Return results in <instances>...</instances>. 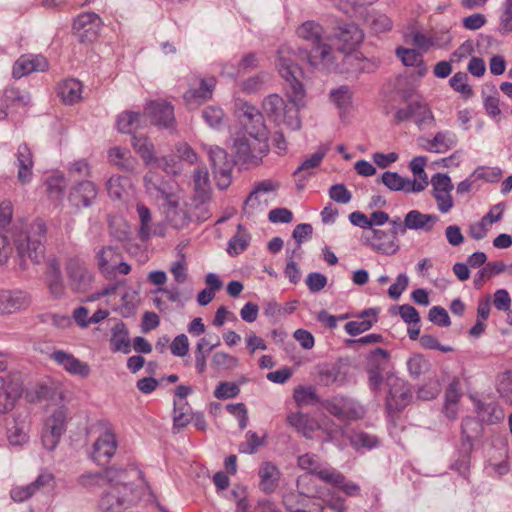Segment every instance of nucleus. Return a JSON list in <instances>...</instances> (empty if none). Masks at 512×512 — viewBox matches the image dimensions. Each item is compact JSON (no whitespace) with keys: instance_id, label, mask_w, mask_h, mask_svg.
Wrapping results in <instances>:
<instances>
[{"instance_id":"1","label":"nucleus","mask_w":512,"mask_h":512,"mask_svg":"<svg viewBox=\"0 0 512 512\" xmlns=\"http://www.w3.org/2000/svg\"><path fill=\"white\" fill-rule=\"evenodd\" d=\"M47 227L45 222H38L34 226L32 235L35 238L7 236L0 231V265L8 263L15 252L22 269L26 268L27 261L39 264L44 259Z\"/></svg>"},{"instance_id":"2","label":"nucleus","mask_w":512,"mask_h":512,"mask_svg":"<svg viewBox=\"0 0 512 512\" xmlns=\"http://www.w3.org/2000/svg\"><path fill=\"white\" fill-rule=\"evenodd\" d=\"M296 34L311 44L310 51L300 52L305 54V59L312 68L333 67L334 48L328 43L330 37H324V28L320 23L307 20L297 27Z\"/></svg>"},{"instance_id":"3","label":"nucleus","mask_w":512,"mask_h":512,"mask_svg":"<svg viewBox=\"0 0 512 512\" xmlns=\"http://www.w3.org/2000/svg\"><path fill=\"white\" fill-rule=\"evenodd\" d=\"M300 51L304 49L295 51L289 45H281L277 50L276 67L285 81V91L294 101H300L301 97L306 95L304 85L300 81L302 70L297 64L298 59L305 58V54Z\"/></svg>"},{"instance_id":"4","label":"nucleus","mask_w":512,"mask_h":512,"mask_svg":"<svg viewBox=\"0 0 512 512\" xmlns=\"http://www.w3.org/2000/svg\"><path fill=\"white\" fill-rule=\"evenodd\" d=\"M290 104H287L284 99L278 94H270L263 100L262 109L266 116L276 124H284L290 130H298L301 128V119L299 111L305 106V95L301 97L300 101H294L293 98L286 92Z\"/></svg>"},{"instance_id":"5","label":"nucleus","mask_w":512,"mask_h":512,"mask_svg":"<svg viewBox=\"0 0 512 512\" xmlns=\"http://www.w3.org/2000/svg\"><path fill=\"white\" fill-rule=\"evenodd\" d=\"M236 157L244 164L258 165L269 151L267 132H246L234 141Z\"/></svg>"},{"instance_id":"6","label":"nucleus","mask_w":512,"mask_h":512,"mask_svg":"<svg viewBox=\"0 0 512 512\" xmlns=\"http://www.w3.org/2000/svg\"><path fill=\"white\" fill-rule=\"evenodd\" d=\"M342 54L343 52L333 49V67H319L317 70L358 76L363 72H372L376 67L375 63L364 57L361 52L353 51Z\"/></svg>"},{"instance_id":"7","label":"nucleus","mask_w":512,"mask_h":512,"mask_svg":"<svg viewBox=\"0 0 512 512\" xmlns=\"http://www.w3.org/2000/svg\"><path fill=\"white\" fill-rule=\"evenodd\" d=\"M96 264L101 274L107 278H114L116 273L127 275L131 271V266L122 260V254L114 246H105L100 248L95 255Z\"/></svg>"},{"instance_id":"8","label":"nucleus","mask_w":512,"mask_h":512,"mask_svg":"<svg viewBox=\"0 0 512 512\" xmlns=\"http://www.w3.org/2000/svg\"><path fill=\"white\" fill-rule=\"evenodd\" d=\"M203 147L207 151L216 185L221 190L228 188L231 184L233 162L228 158L227 152L218 146Z\"/></svg>"},{"instance_id":"9","label":"nucleus","mask_w":512,"mask_h":512,"mask_svg":"<svg viewBox=\"0 0 512 512\" xmlns=\"http://www.w3.org/2000/svg\"><path fill=\"white\" fill-rule=\"evenodd\" d=\"M13 205L9 200H3L0 203V231L6 232L7 236L18 235L19 237L35 238L32 233L34 226L38 222H44L41 219L34 220L31 224L27 225L22 220H13Z\"/></svg>"},{"instance_id":"10","label":"nucleus","mask_w":512,"mask_h":512,"mask_svg":"<svg viewBox=\"0 0 512 512\" xmlns=\"http://www.w3.org/2000/svg\"><path fill=\"white\" fill-rule=\"evenodd\" d=\"M395 118L398 122L413 119L420 130L432 127L435 122L430 107L424 101H412L406 108L398 109Z\"/></svg>"},{"instance_id":"11","label":"nucleus","mask_w":512,"mask_h":512,"mask_svg":"<svg viewBox=\"0 0 512 512\" xmlns=\"http://www.w3.org/2000/svg\"><path fill=\"white\" fill-rule=\"evenodd\" d=\"M66 411L63 408L55 410L45 421L42 433V444L47 450H54L66 430Z\"/></svg>"},{"instance_id":"12","label":"nucleus","mask_w":512,"mask_h":512,"mask_svg":"<svg viewBox=\"0 0 512 512\" xmlns=\"http://www.w3.org/2000/svg\"><path fill=\"white\" fill-rule=\"evenodd\" d=\"M432 195L441 213H448L454 205L451 191L453 184L447 174L436 173L431 178Z\"/></svg>"},{"instance_id":"13","label":"nucleus","mask_w":512,"mask_h":512,"mask_svg":"<svg viewBox=\"0 0 512 512\" xmlns=\"http://www.w3.org/2000/svg\"><path fill=\"white\" fill-rule=\"evenodd\" d=\"M386 381L389 388L386 406L390 411H401L409 404L412 397L407 384L394 375H389Z\"/></svg>"},{"instance_id":"14","label":"nucleus","mask_w":512,"mask_h":512,"mask_svg":"<svg viewBox=\"0 0 512 512\" xmlns=\"http://www.w3.org/2000/svg\"><path fill=\"white\" fill-rule=\"evenodd\" d=\"M66 272L72 290L84 292L91 286L93 273L80 259H70L66 265Z\"/></svg>"},{"instance_id":"15","label":"nucleus","mask_w":512,"mask_h":512,"mask_svg":"<svg viewBox=\"0 0 512 512\" xmlns=\"http://www.w3.org/2000/svg\"><path fill=\"white\" fill-rule=\"evenodd\" d=\"M363 239L366 245L381 254L393 255L399 250L397 237L382 229H371Z\"/></svg>"},{"instance_id":"16","label":"nucleus","mask_w":512,"mask_h":512,"mask_svg":"<svg viewBox=\"0 0 512 512\" xmlns=\"http://www.w3.org/2000/svg\"><path fill=\"white\" fill-rule=\"evenodd\" d=\"M130 491V487L126 484H110L109 489L99 500V509L102 512H121L127 503Z\"/></svg>"},{"instance_id":"17","label":"nucleus","mask_w":512,"mask_h":512,"mask_svg":"<svg viewBox=\"0 0 512 512\" xmlns=\"http://www.w3.org/2000/svg\"><path fill=\"white\" fill-rule=\"evenodd\" d=\"M101 27V18L93 12L79 15L73 24V29L81 42H93L96 40Z\"/></svg>"},{"instance_id":"18","label":"nucleus","mask_w":512,"mask_h":512,"mask_svg":"<svg viewBox=\"0 0 512 512\" xmlns=\"http://www.w3.org/2000/svg\"><path fill=\"white\" fill-rule=\"evenodd\" d=\"M305 479L306 477L303 476L297 479L299 493L291 492L283 496V504L288 512H322L320 504H312V496L303 497L302 482Z\"/></svg>"},{"instance_id":"19","label":"nucleus","mask_w":512,"mask_h":512,"mask_svg":"<svg viewBox=\"0 0 512 512\" xmlns=\"http://www.w3.org/2000/svg\"><path fill=\"white\" fill-rule=\"evenodd\" d=\"M298 466L307 471L309 474L316 475L320 480L337 481L340 477L336 473V469L327 465H323L320 458L316 454L305 453L300 455L297 459Z\"/></svg>"},{"instance_id":"20","label":"nucleus","mask_w":512,"mask_h":512,"mask_svg":"<svg viewBox=\"0 0 512 512\" xmlns=\"http://www.w3.org/2000/svg\"><path fill=\"white\" fill-rule=\"evenodd\" d=\"M144 185L148 195L159 201H167L174 196L170 180H165L156 170L149 169L144 176Z\"/></svg>"},{"instance_id":"21","label":"nucleus","mask_w":512,"mask_h":512,"mask_svg":"<svg viewBox=\"0 0 512 512\" xmlns=\"http://www.w3.org/2000/svg\"><path fill=\"white\" fill-rule=\"evenodd\" d=\"M98 195L96 185L89 180H83L74 184L69 192L68 201L77 208L90 207Z\"/></svg>"},{"instance_id":"22","label":"nucleus","mask_w":512,"mask_h":512,"mask_svg":"<svg viewBox=\"0 0 512 512\" xmlns=\"http://www.w3.org/2000/svg\"><path fill=\"white\" fill-rule=\"evenodd\" d=\"M144 116L151 124L164 128L171 127L175 121L173 106L165 101L150 102L145 107Z\"/></svg>"},{"instance_id":"23","label":"nucleus","mask_w":512,"mask_h":512,"mask_svg":"<svg viewBox=\"0 0 512 512\" xmlns=\"http://www.w3.org/2000/svg\"><path fill=\"white\" fill-rule=\"evenodd\" d=\"M236 113L245 129V132H267L262 113L248 102L238 101Z\"/></svg>"},{"instance_id":"24","label":"nucleus","mask_w":512,"mask_h":512,"mask_svg":"<svg viewBox=\"0 0 512 512\" xmlns=\"http://www.w3.org/2000/svg\"><path fill=\"white\" fill-rule=\"evenodd\" d=\"M117 449V440L115 434L110 429H106L93 444L92 459L103 464L115 454Z\"/></svg>"},{"instance_id":"25","label":"nucleus","mask_w":512,"mask_h":512,"mask_svg":"<svg viewBox=\"0 0 512 512\" xmlns=\"http://www.w3.org/2000/svg\"><path fill=\"white\" fill-rule=\"evenodd\" d=\"M45 284L50 295L55 299H60L65 295V284L63 281L60 264L55 258L48 259L46 270L44 272Z\"/></svg>"},{"instance_id":"26","label":"nucleus","mask_w":512,"mask_h":512,"mask_svg":"<svg viewBox=\"0 0 512 512\" xmlns=\"http://www.w3.org/2000/svg\"><path fill=\"white\" fill-rule=\"evenodd\" d=\"M330 39H335L342 43L336 51L344 52L345 49H352L359 45L364 38L362 30L354 23H344L339 25Z\"/></svg>"},{"instance_id":"27","label":"nucleus","mask_w":512,"mask_h":512,"mask_svg":"<svg viewBox=\"0 0 512 512\" xmlns=\"http://www.w3.org/2000/svg\"><path fill=\"white\" fill-rule=\"evenodd\" d=\"M474 410L478 420L488 425L497 424L505 417L502 407L492 400L475 399Z\"/></svg>"},{"instance_id":"28","label":"nucleus","mask_w":512,"mask_h":512,"mask_svg":"<svg viewBox=\"0 0 512 512\" xmlns=\"http://www.w3.org/2000/svg\"><path fill=\"white\" fill-rule=\"evenodd\" d=\"M31 304V298L28 293L21 290H2L0 291V313H14L26 309Z\"/></svg>"},{"instance_id":"29","label":"nucleus","mask_w":512,"mask_h":512,"mask_svg":"<svg viewBox=\"0 0 512 512\" xmlns=\"http://www.w3.org/2000/svg\"><path fill=\"white\" fill-rule=\"evenodd\" d=\"M165 217L167 222L175 229H183L191 221L186 203L178 201L175 195L166 201Z\"/></svg>"},{"instance_id":"30","label":"nucleus","mask_w":512,"mask_h":512,"mask_svg":"<svg viewBox=\"0 0 512 512\" xmlns=\"http://www.w3.org/2000/svg\"><path fill=\"white\" fill-rule=\"evenodd\" d=\"M312 504H320L322 512L328 508L332 512H346L347 505L345 499L339 495L335 490L319 487L312 495Z\"/></svg>"},{"instance_id":"31","label":"nucleus","mask_w":512,"mask_h":512,"mask_svg":"<svg viewBox=\"0 0 512 512\" xmlns=\"http://www.w3.org/2000/svg\"><path fill=\"white\" fill-rule=\"evenodd\" d=\"M50 358L72 375L87 378L90 374L89 365L68 352L56 350L51 353Z\"/></svg>"},{"instance_id":"32","label":"nucleus","mask_w":512,"mask_h":512,"mask_svg":"<svg viewBox=\"0 0 512 512\" xmlns=\"http://www.w3.org/2000/svg\"><path fill=\"white\" fill-rule=\"evenodd\" d=\"M48 68V61L41 55H23L13 66V77L21 78L33 72H43Z\"/></svg>"},{"instance_id":"33","label":"nucleus","mask_w":512,"mask_h":512,"mask_svg":"<svg viewBox=\"0 0 512 512\" xmlns=\"http://www.w3.org/2000/svg\"><path fill=\"white\" fill-rule=\"evenodd\" d=\"M274 190V185L270 181L258 183L247 197L243 211L245 214H253L256 210H263L267 206L266 195Z\"/></svg>"},{"instance_id":"34","label":"nucleus","mask_w":512,"mask_h":512,"mask_svg":"<svg viewBox=\"0 0 512 512\" xmlns=\"http://www.w3.org/2000/svg\"><path fill=\"white\" fill-rule=\"evenodd\" d=\"M23 388L18 381L6 382L0 376V413L11 411L16 401L21 397Z\"/></svg>"},{"instance_id":"35","label":"nucleus","mask_w":512,"mask_h":512,"mask_svg":"<svg viewBox=\"0 0 512 512\" xmlns=\"http://www.w3.org/2000/svg\"><path fill=\"white\" fill-rule=\"evenodd\" d=\"M477 422L471 418L466 417L462 420L461 423V434H462V442H461V452L462 459L457 461L453 467L457 469L461 474H465L469 468V454L472 450V437L469 434V429L472 426H477Z\"/></svg>"},{"instance_id":"36","label":"nucleus","mask_w":512,"mask_h":512,"mask_svg":"<svg viewBox=\"0 0 512 512\" xmlns=\"http://www.w3.org/2000/svg\"><path fill=\"white\" fill-rule=\"evenodd\" d=\"M17 171V180L22 184H28L33 176V155L27 144H21L15 153Z\"/></svg>"},{"instance_id":"37","label":"nucleus","mask_w":512,"mask_h":512,"mask_svg":"<svg viewBox=\"0 0 512 512\" xmlns=\"http://www.w3.org/2000/svg\"><path fill=\"white\" fill-rule=\"evenodd\" d=\"M420 143L426 151L433 153H446L456 145L457 137L455 133L451 131H440L437 132L432 139L421 138Z\"/></svg>"},{"instance_id":"38","label":"nucleus","mask_w":512,"mask_h":512,"mask_svg":"<svg viewBox=\"0 0 512 512\" xmlns=\"http://www.w3.org/2000/svg\"><path fill=\"white\" fill-rule=\"evenodd\" d=\"M381 182L391 191H403L405 193H417L423 191V183L415 184V181L404 178L397 172H384L381 176Z\"/></svg>"},{"instance_id":"39","label":"nucleus","mask_w":512,"mask_h":512,"mask_svg":"<svg viewBox=\"0 0 512 512\" xmlns=\"http://www.w3.org/2000/svg\"><path fill=\"white\" fill-rule=\"evenodd\" d=\"M348 368L342 362L324 365L319 370V379L323 385L342 386L347 382Z\"/></svg>"},{"instance_id":"40","label":"nucleus","mask_w":512,"mask_h":512,"mask_svg":"<svg viewBox=\"0 0 512 512\" xmlns=\"http://www.w3.org/2000/svg\"><path fill=\"white\" fill-rule=\"evenodd\" d=\"M260 478L259 487L267 494L276 490L279 485L281 472L278 467L272 462H263L258 470Z\"/></svg>"},{"instance_id":"41","label":"nucleus","mask_w":512,"mask_h":512,"mask_svg":"<svg viewBox=\"0 0 512 512\" xmlns=\"http://www.w3.org/2000/svg\"><path fill=\"white\" fill-rule=\"evenodd\" d=\"M117 471L108 469L105 472H86L77 478V483L86 489H94L112 483Z\"/></svg>"},{"instance_id":"42","label":"nucleus","mask_w":512,"mask_h":512,"mask_svg":"<svg viewBox=\"0 0 512 512\" xmlns=\"http://www.w3.org/2000/svg\"><path fill=\"white\" fill-rule=\"evenodd\" d=\"M286 420L291 427L295 428L306 438H312V434L319 429V424L316 420L300 411L291 412L287 415Z\"/></svg>"},{"instance_id":"43","label":"nucleus","mask_w":512,"mask_h":512,"mask_svg":"<svg viewBox=\"0 0 512 512\" xmlns=\"http://www.w3.org/2000/svg\"><path fill=\"white\" fill-rule=\"evenodd\" d=\"M53 480V475L50 473L40 474L36 480L26 486L15 487L11 490V498L16 502H23L30 498L36 490L43 486L48 485Z\"/></svg>"},{"instance_id":"44","label":"nucleus","mask_w":512,"mask_h":512,"mask_svg":"<svg viewBox=\"0 0 512 512\" xmlns=\"http://www.w3.org/2000/svg\"><path fill=\"white\" fill-rule=\"evenodd\" d=\"M108 159L111 164L126 172H134L138 161L129 150L121 147H113L108 151Z\"/></svg>"},{"instance_id":"45","label":"nucleus","mask_w":512,"mask_h":512,"mask_svg":"<svg viewBox=\"0 0 512 512\" xmlns=\"http://www.w3.org/2000/svg\"><path fill=\"white\" fill-rule=\"evenodd\" d=\"M439 217L434 214H424L411 210L406 214V226L409 230L431 231Z\"/></svg>"},{"instance_id":"46","label":"nucleus","mask_w":512,"mask_h":512,"mask_svg":"<svg viewBox=\"0 0 512 512\" xmlns=\"http://www.w3.org/2000/svg\"><path fill=\"white\" fill-rule=\"evenodd\" d=\"M58 95L67 105H73L82 99V84L77 79L64 80L58 86Z\"/></svg>"},{"instance_id":"47","label":"nucleus","mask_w":512,"mask_h":512,"mask_svg":"<svg viewBox=\"0 0 512 512\" xmlns=\"http://www.w3.org/2000/svg\"><path fill=\"white\" fill-rule=\"evenodd\" d=\"M326 409L331 415L341 420L358 419L364 414V410L361 406H353L350 402H344L343 405L328 403Z\"/></svg>"},{"instance_id":"48","label":"nucleus","mask_w":512,"mask_h":512,"mask_svg":"<svg viewBox=\"0 0 512 512\" xmlns=\"http://www.w3.org/2000/svg\"><path fill=\"white\" fill-rule=\"evenodd\" d=\"M112 336L110 339V344L112 346V350L115 352H123L124 354H128L131 351V344L128 337V331L123 322H119L113 326L111 329Z\"/></svg>"},{"instance_id":"49","label":"nucleus","mask_w":512,"mask_h":512,"mask_svg":"<svg viewBox=\"0 0 512 512\" xmlns=\"http://www.w3.org/2000/svg\"><path fill=\"white\" fill-rule=\"evenodd\" d=\"M215 84H216V80L213 77L209 78V79H201L199 87L198 88H190L184 94V99L188 103L210 99L212 97Z\"/></svg>"},{"instance_id":"50","label":"nucleus","mask_w":512,"mask_h":512,"mask_svg":"<svg viewBox=\"0 0 512 512\" xmlns=\"http://www.w3.org/2000/svg\"><path fill=\"white\" fill-rule=\"evenodd\" d=\"M329 145L323 144L319 146L318 150L313 153L310 157L305 159L301 165L294 172L295 175H302V177L310 176L313 173V169L317 168L327 152L329 151Z\"/></svg>"},{"instance_id":"51","label":"nucleus","mask_w":512,"mask_h":512,"mask_svg":"<svg viewBox=\"0 0 512 512\" xmlns=\"http://www.w3.org/2000/svg\"><path fill=\"white\" fill-rule=\"evenodd\" d=\"M146 122L145 116L134 112H123L117 118V129L121 133H132L143 126Z\"/></svg>"},{"instance_id":"52","label":"nucleus","mask_w":512,"mask_h":512,"mask_svg":"<svg viewBox=\"0 0 512 512\" xmlns=\"http://www.w3.org/2000/svg\"><path fill=\"white\" fill-rule=\"evenodd\" d=\"M131 144L134 150L140 155L145 165H151L155 156L153 143L146 136L133 135Z\"/></svg>"},{"instance_id":"53","label":"nucleus","mask_w":512,"mask_h":512,"mask_svg":"<svg viewBox=\"0 0 512 512\" xmlns=\"http://www.w3.org/2000/svg\"><path fill=\"white\" fill-rule=\"evenodd\" d=\"M376 315H377V311L375 309L371 308V309L364 310L360 314V317L365 318V317H369V316H374V320L364 319L361 321H350L345 324L344 329L351 336H357L361 333H364V332L368 331L373 326L374 322L377 321Z\"/></svg>"},{"instance_id":"54","label":"nucleus","mask_w":512,"mask_h":512,"mask_svg":"<svg viewBox=\"0 0 512 512\" xmlns=\"http://www.w3.org/2000/svg\"><path fill=\"white\" fill-rule=\"evenodd\" d=\"M210 366L216 372L230 371L239 366V359L229 353L216 351L211 357Z\"/></svg>"},{"instance_id":"55","label":"nucleus","mask_w":512,"mask_h":512,"mask_svg":"<svg viewBox=\"0 0 512 512\" xmlns=\"http://www.w3.org/2000/svg\"><path fill=\"white\" fill-rule=\"evenodd\" d=\"M194 189L197 197L205 202L210 194V180L209 173L205 167L198 168L193 174Z\"/></svg>"},{"instance_id":"56","label":"nucleus","mask_w":512,"mask_h":512,"mask_svg":"<svg viewBox=\"0 0 512 512\" xmlns=\"http://www.w3.org/2000/svg\"><path fill=\"white\" fill-rule=\"evenodd\" d=\"M406 364L408 372L413 378H419L426 374L431 367L430 362L421 354H412Z\"/></svg>"},{"instance_id":"57","label":"nucleus","mask_w":512,"mask_h":512,"mask_svg":"<svg viewBox=\"0 0 512 512\" xmlns=\"http://www.w3.org/2000/svg\"><path fill=\"white\" fill-rule=\"evenodd\" d=\"M139 217L140 228L139 237L143 241H147L151 237V212L147 206L138 203L136 206Z\"/></svg>"},{"instance_id":"58","label":"nucleus","mask_w":512,"mask_h":512,"mask_svg":"<svg viewBox=\"0 0 512 512\" xmlns=\"http://www.w3.org/2000/svg\"><path fill=\"white\" fill-rule=\"evenodd\" d=\"M107 191L111 198L121 199L130 186V180L124 176H112L107 181Z\"/></svg>"},{"instance_id":"59","label":"nucleus","mask_w":512,"mask_h":512,"mask_svg":"<svg viewBox=\"0 0 512 512\" xmlns=\"http://www.w3.org/2000/svg\"><path fill=\"white\" fill-rule=\"evenodd\" d=\"M367 22L375 33L388 32L393 26L392 20L387 15L380 12H372L367 17Z\"/></svg>"},{"instance_id":"60","label":"nucleus","mask_w":512,"mask_h":512,"mask_svg":"<svg viewBox=\"0 0 512 512\" xmlns=\"http://www.w3.org/2000/svg\"><path fill=\"white\" fill-rule=\"evenodd\" d=\"M336 473L340 476L337 481H326L327 484L339 489L348 497H356L360 494V486L352 481H348L346 477L336 469Z\"/></svg>"},{"instance_id":"61","label":"nucleus","mask_w":512,"mask_h":512,"mask_svg":"<svg viewBox=\"0 0 512 512\" xmlns=\"http://www.w3.org/2000/svg\"><path fill=\"white\" fill-rule=\"evenodd\" d=\"M241 229L242 226L238 225V233L229 240L227 251L231 255L242 253L248 246L250 236Z\"/></svg>"},{"instance_id":"62","label":"nucleus","mask_w":512,"mask_h":512,"mask_svg":"<svg viewBox=\"0 0 512 512\" xmlns=\"http://www.w3.org/2000/svg\"><path fill=\"white\" fill-rule=\"evenodd\" d=\"M205 122L214 129H220L224 124V112L221 108L208 106L202 111Z\"/></svg>"},{"instance_id":"63","label":"nucleus","mask_w":512,"mask_h":512,"mask_svg":"<svg viewBox=\"0 0 512 512\" xmlns=\"http://www.w3.org/2000/svg\"><path fill=\"white\" fill-rule=\"evenodd\" d=\"M497 392L502 399L512 405V372L506 371L499 376Z\"/></svg>"},{"instance_id":"64","label":"nucleus","mask_w":512,"mask_h":512,"mask_svg":"<svg viewBox=\"0 0 512 512\" xmlns=\"http://www.w3.org/2000/svg\"><path fill=\"white\" fill-rule=\"evenodd\" d=\"M499 21V31L502 34L512 32V0L503 1Z\"/></svg>"}]
</instances>
